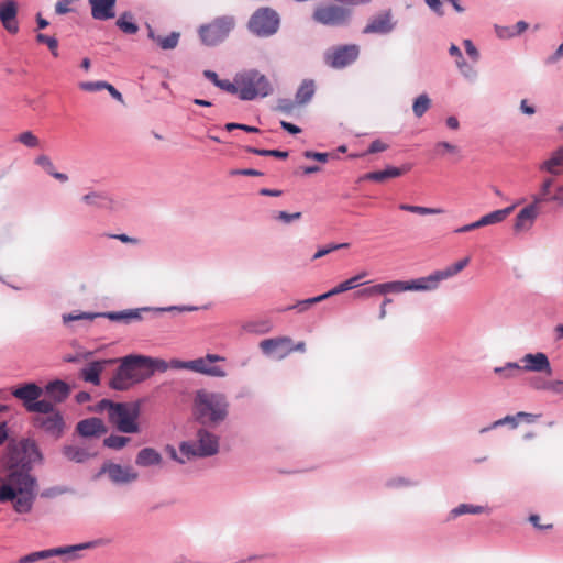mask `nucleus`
<instances>
[{"label": "nucleus", "mask_w": 563, "mask_h": 563, "mask_svg": "<svg viewBox=\"0 0 563 563\" xmlns=\"http://www.w3.org/2000/svg\"><path fill=\"white\" fill-rule=\"evenodd\" d=\"M360 55V47L355 44L340 45L324 54L325 64L332 68H344L355 62Z\"/></svg>", "instance_id": "11"}, {"label": "nucleus", "mask_w": 563, "mask_h": 563, "mask_svg": "<svg viewBox=\"0 0 563 563\" xmlns=\"http://www.w3.org/2000/svg\"><path fill=\"white\" fill-rule=\"evenodd\" d=\"M87 547L88 544H78L36 551L20 558L19 563H34L36 561L45 560L55 555L70 554L73 552L86 549Z\"/></svg>", "instance_id": "15"}, {"label": "nucleus", "mask_w": 563, "mask_h": 563, "mask_svg": "<svg viewBox=\"0 0 563 563\" xmlns=\"http://www.w3.org/2000/svg\"><path fill=\"white\" fill-rule=\"evenodd\" d=\"M224 129L227 131H233L235 129H239V130H243L245 132H249V133H257L260 132V130L255 126H251V125H246V124H240V123H227L224 125Z\"/></svg>", "instance_id": "55"}, {"label": "nucleus", "mask_w": 563, "mask_h": 563, "mask_svg": "<svg viewBox=\"0 0 563 563\" xmlns=\"http://www.w3.org/2000/svg\"><path fill=\"white\" fill-rule=\"evenodd\" d=\"M541 169L553 175L563 173V146L542 164Z\"/></svg>", "instance_id": "33"}, {"label": "nucleus", "mask_w": 563, "mask_h": 563, "mask_svg": "<svg viewBox=\"0 0 563 563\" xmlns=\"http://www.w3.org/2000/svg\"><path fill=\"white\" fill-rule=\"evenodd\" d=\"M435 152L440 155L444 154L445 152L448 153H456L457 152V147L449 142H439L435 144Z\"/></svg>", "instance_id": "56"}, {"label": "nucleus", "mask_w": 563, "mask_h": 563, "mask_svg": "<svg viewBox=\"0 0 563 563\" xmlns=\"http://www.w3.org/2000/svg\"><path fill=\"white\" fill-rule=\"evenodd\" d=\"M45 393L54 402H62L69 396L70 389L65 382L57 379L45 386Z\"/></svg>", "instance_id": "28"}, {"label": "nucleus", "mask_w": 563, "mask_h": 563, "mask_svg": "<svg viewBox=\"0 0 563 563\" xmlns=\"http://www.w3.org/2000/svg\"><path fill=\"white\" fill-rule=\"evenodd\" d=\"M106 85V81H85L80 82L79 87L85 91L93 92L104 89L107 87Z\"/></svg>", "instance_id": "51"}, {"label": "nucleus", "mask_w": 563, "mask_h": 563, "mask_svg": "<svg viewBox=\"0 0 563 563\" xmlns=\"http://www.w3.org/2000/svg\"><path fill=\"white\" fill-rule=\"evenodd\" d=\"M15 140L29 148H35L40 146L38 137L31 131H24L20 133Z\"/></svg>", "instance_id": "42"}, {"label": "nucleus", "mask_w": 563, "mask_h": 563, "mask_svg": "<svg viewBox=\"0 0 563 563\" xmlns=\"http://www.w3.org/2000/svg\"><path fill=\"white\" fill-rule=\"evenodd\" d=\"M540 516L538 515H531L529 517V521L538 529L540 530H548V529H551L552 528V523H547V525H542L540 523Z\"/></svg>", "instance_id": "61"}, {"label": "nucleus", "mask_w": 563, "mask_h": 563, "mask_svg": "<svg viewBox=\"0 0 563 563\" xmlns=\"http://www.w3.org/2000/svg\"><path fill=\"white\" fill-rule=\"evenodd\" d=\"M217 87H219L220 89L228 91L230 93L239 95L240 86L238 82V76L234 78V82H231L229 80H222V79H221V81H217Z\"/></svg>", "instance_id": "50"}, {"label": "nucleus", "mask_w": 563, "mask_h": 563, "mask_svg": "<svg viewBox=\"0 0 563 563\" xmlns=\"http://www.w3.org/2000/svg\"><path fill=\"white\" fill-rule=\"evenodd\" d=\"M280 24L279 14L272 8L257 9L247 22L249 31L258 37H268L275 34Z\"/></svg>", "instance_id": "6"}, {"label": "nucleus", "mask_w": 563, "mask_h": 563, "mask_svg": "<svg viewBox=\"0 0 563 563\" xmlns=\"http://www.w3.org/2000/svg\"><path fill=\"white\" fill-rule=\"evenodd\" d=\"M18 8L14 1L8 0L0 4V20L4 29L12 34L19 31L16 22Z\"/></svg>", "instance_id": "19"}, {"label": "nucleus", "mask_w": 563, "mask_h": 563, "mask_svg": "<svg viewBox=\"0 0 563 563\" xmlns=\"http://www.w3.org/2000/svg\"><path fill=\"white\" fill-rule=\"evenodd\" d=\"M274 218L284 223H290L291 221L299 220L301 218V212L288 213L286 211H278Z\"/></svg>", "instance_id": "53"}, {"label": "nucleus", "mask_w": 563, "mask_h": 563, "mask_svg": "<svg viewBox=\"0 0 563 563\" xmlns=\"http://www.w3.org/2000/svg\"><path fill=\"white\" fill-rule=\"evenodd\" d=\"M377 295H382L380 284L363 288L355 294L357 298H369Z\"/></svg>", "instance_id": "49"}, {"label": "nucleus", "mask_w": 563, "mask_h": 563, "mask_svg": "<svg viewBox=\"0 0 563 563\" xmlns=\"http://www.w3.org/2000/svg\"><path fill=\"white\" fill-rule=\"evenodd\" d=\"M33 423L36 428L53 437H59L64 429V419L59 411L46 416H36Z\"/></svg>", "instance_id": "17"}, {"label": "nucleus", "mask_w": 563, "mask_h": 563, "mask_svg": "<svg viewBox=\"0 0 563 563\" xmlns=\"http://www.w3.org/2000/svg\"><path fill=\"white\" fill-rule=\"evenodd\" d=\"M43 394V389L35 383H27L12 391V395L22 400L25 409L27 406L34 404Z\"/></svg>", "instance_id": "21"}, {"label": "nucleus", "mask_w": 563, "mask_h": 563, "mask_svg": "<svg viewBox=\"0 0 563 563\" xmlns=\"http://www.w3.org/2000/svg\"><path fill=\"white\" fill-rule=\"evenodd\" d=\"M521 364H522V365H520L521 372L522 371L537 372V373H545L549 375L552 373L550 361H549L547 354H544L542 352H538L534 354H532V353L526 354L521 358Z\"/></svg>", "instance_id": "16"}, {"label": "nucleus", "mask_w": 563, "mask_h": 563, "mask_svg": "<svg viewBox=\"0 0 563 563\" xmlns=\"http://www.w3.org/2000/svg\"><path fill=\"white\" fill-rule=\"evenodd\" d=\"M494 372L504 378H510L521 373V367L519 364L510 362L503 367H496Z\"/></svg>", "instance_id": "43"}, {"label": "nucleus", "mask_w": 563, "mask_h": 563, "mask_svg": "<svg viewBox=\"0 0 563 563\" xmlns=\"http://www.w3.org/2000/svg\"><path fill=\"white\" fill-rule=\"evenodd\" d=\"M37 495V481L24 466L11 468L0 486V503H11L18 514L32 510Z\"/></svg>", "instance_id": "1"}, {"label": "nucleus", "mask_w": 563, "mask_h": 563, "mask_svg": "<svg viewBox=\"0 0 563 563\" xmlns=\"http://www.w3.org/2000/svg\"><path fill=\"white\" fill-rule=\"evenodd\" d=\"M161 462H162L161 454L155 449H152V448L142 449L137 453L136 460H135V463L139 466H144V467L152 466V465H158Z\"/></svg>", "instance_id": "31"}, {"label": "nucleus", "mask_w": 563, "mask_h": 563, "mask_svg": "<svg viewBox=\"0 0 563 563\" xmlns=\"http://www.w3.org/2000/svg\"><path fill=\"white\" fill-rule=\"evenodd\" d=\"M153 358L146 356H126L109 386L114 390H128L133 385L141 383L152 376L151 365Z\"/></svg>", "instance_id": "3"}, {"label": "nucleus", "mask_w": 563, "mask_h": 563, "mask_svg": "<svg viewBox=\"0 0 563 563\" xmlns=\"http://www.w3.org/2000/svg\"><path fill=\"white\" fill-rule=\"evenodd\" d=\"M238 82L240 86L239 97L242 100L266 97L272 89L268 79L257 70H249L238 75Z\"/></svg>", "instance_id": "5"}, {"label": "nucleus", "mask_w": 563, "mask_h": 563, "mask_svg": "<svg viewBox=\"0 0 563 563\" xmlns=\"http://www.w3.org/2000/svg\"><path fill=\"white\" fill-rule=\"evenodd\" d=\"M225 358L218 354H207L188 362L173 361V367L190 369L211 377H225L227 372L223 367L214 365L216 362H224Z\"/></svg>", "instance_id": "8"}, {"label": "nucleus", "mask_w": 563, "mask_h": 563, "mask_svg": "<svg viewBox=\"0 0 563 563\" xmlns=\"http://www.w3.org/2000/svg\"><path fill=\"white\" fill-rule=\"evenodd\" d=\"M484 511V507L482 506H473L467 504H461L456 508L451 511L453 518L459 517L464 514H481Z\"/></svg>", "instance_id": "47"}, {"label": "nucleus", "mask_w": 563, "mask_h": 563, "mask_svg": "<svg viewBox=\"0 0 563 563\" xmlns=\"http://www.w3.org/2000/svg\"><path fill=\"white\" fill-rule=\"evenodd\" d=\"M496 33L500 38H509L515 36V33L510 30V27L496 26Z\"/></svg>", "instance_id": "63"}, {"label": "nucleus", "mask_w": 563, "mask_h": 563, "mask_svg": "<svg viewBox=\"0 0 563 563\" xmlns=\"http://www.w3.org/2000/svg\"><path fill=\"white\" fill-rule=\"evenodd\" d=\"M399 209L402 211L420 214V216H430V214H440L443 212L440 208H429L422 206H415L408 203H400Z\"/></svg>", "instance_id": "39"}, {"label": "nucleus", "mask_w": 563, "mask_h": 563, "mask_svg": "<svg viewBox=\"0 0 563 563\" xmlns=\"http://www.w3.org/2000/svg\"><path fill=\"white\" fill-rule=\"evenodd\" d=\"M430 106V98L422 93L413 101L412 111L417 118H421L429 110Z\"/></svg>", "instance_id": "41"}, {"label": "nucleus", "mask_w": 563, "mask_h": 563, "mask_svg": "<svg viewBox=\"0 0 563 563\" xmlns=\"http://www.w3.org/2000/svg\"><path fill=\"white\" fill-rule=\"evenodd\" d=\"M517 418H518V417H517V415H516V416H506L505 418H503V419H499V420L495 421V422L492 424V427L482 429V431H481V432H485V431H487V430H490V429H493V428H496V427L503 426V424H505V423H511V424H512V427H516V426H517V422H516V419H517Z\"/></svg>", "instance_id": "57"}, {"label": "nucleus", "mask_w": 563, "mask_h": 563, "mask_svg": "<svg viewBox=\"0 0 563 563\" xmlns=\"http://www.w3.org/2000/svg\"><path fill=\"white\" fill-rule=\"evenodd\" d=\"M228 401L222 394L198 390L194 399V411L202 424H217L228 415Z\"/></svg>", "instance_id": "4"}, {"label": "nucleus", "mask_w": 563, "mask_h": 563, "mask_svg": "<svg viewBox=\"0 0 563 563\" xmlns=\"http://www.w3.org/2000/svg\"><path fill=\"white\" fill-rule=\"evenodd\" d=\"M63 453L69 461H74L77 463H81L91 456L89 452L77 445L65 446Z\"/></svg>", "instance_id": "37"}, {"label": "nucleus", "mask_w": 563, "mask_h": 563, "mask_svg": "<svg viewBox=\"0 0 563 563\" xmlns=\"http://www.w3.org/2000/svg\"><path fill=\"white\" fill-rule=\"evenodd\" d=\"M314 81L311 79L303 80L297 90L295 102L300 106L306 104L311 100V98L314 95Z\"/></svg>", "instance_id": "34"}, {"label": "nucleus", "mask_w": 563, "mask_h": 563, "mask_svg": "<svg viewBox=\"0 0 563 563\" xmlns=\"http://www.w3.org/2000/svg\"><path fill=\"white\" fill-rule=\"evenodd\" d=\"M35 163L44 168L48 174L54 170V164L47 155L37 156Z\"/></svg>", "instance_id": "54"}, {"label": "nucleus", "mask_w": 563, "mask_h": 563, "mask_svg": "<svg viewBox=\"0 0 563 563\" xmlns=\"http://www.w3.org/2000/svg\"><path fill=\"white\" fill-rule=\"evenodd\" d=\"M514 209L515 206H510L483 216L482 218L485 227L503 222L514 211Z\"/></svg>", "instance_id": "36"}, {"label": "nucleus", "mask_w": 563, "mask_h": 563, "mask_svg": "<svg viewBox=\"0 0 563 563\" xmlns=\"http://www.w3.org/2000/svg\"><path fill=\"white\" fill-rule=\"evenodd\" d=\"M219 443L218 438L206 431H198V448L195 449L192 444L183 443L180 445V452L183 455H186L188 459L190 456H210L218 452Z\"/></svg>", "instance_id": "10"}, {"label": "nucleus", "mask_w": 563, "mask_h": 563, "mask_svg": "<svg viewBox=\"0 0 563 563\" xmlns=\"http://www.w3.org/2000/svg\"><path fill=\"white\" fill-rule=\"evenodd\" d=\"M235 25L232 16H220L199 29V35L203 44L213 46L222 42Z\"/></svg>", "instance_id": "9"}, {"label": "nucleus", "mask_w": 563, "mask_h": 563, "mask_svg": "<svg viewBox=\"0 0 563 563\" xmlns=\"http://www.w3.org/2000/svg\"><path fill=\"white\" fill-rule=\"evenodd\" d=\"M292 340L288 336L266 339L260 342V349L266 355H276L284 358L292 352Z\"/></svg>", "instance_id": "13"}, {"label": "nucleus", "mask_w": 563, "mask_h": 563, "mask_svg": "<svg viewBox=\"0 0 563 563\" xmlns=\"http://www.w3.org/2000/svg\"><path fill=\"white\" fill-rule=\"evenodd\" d=\"M112 362L113 361L111 360L91 362L80 371V376L85 382L92 383L93 385H99L100 373L103 371L107 364Z\"/></svg>", "instance_id": "27"}, {"label": "nucleus", "mask_w": 563, "mask_h": 563, "mask_svg": "<svg viewBox=\"0 0 563 563\" xmlns=\"http://www.w3.org/2000/svg\"><path fill=\"white\" fill-rule=\"evenodd\" d=\"M351 16V9L334 3L319 4L312 13V20L316 23L332 27L347 25Z\"/></svg>", "instance_id": "7"}, {"label": "nucleus", "mask_w": 563, "mask_h": 563, "mask_svg": "<svg viewBox=\"0 0 563 563\" xmlns=\"http://www.w3.org/2000/svg\"><path fill=\"white\" fill-rule=\"evenodd\" d=\"M27 411L41 413L40 416H46L55 413L58 410L55 409L54 404L52 401L46 399L40 400L38 398L34 404L27 406Z\"/></svg>", "instance_id": "38"}, {"label": "nucleus", "mask_w": 563, "mask_h": 563, "mask_svg": "<svg viewBox=\"0 0 563 563\" xmlns=\"http://www.w3.org/2000/svg\"><path fill=\"white\" fill-rule=\"evenodd\" d=\"M295 108V103L290 100H282L278 103V109L284 113H290Z\"/></svg>", "instance_id": "64"}, {"label": "nucleus", "mask_w": 563, "mask_h": 563, "mask_svg": "<svg viewBox=\"0 0 563 563\" xmlns=\"http://www.w3.org/2000/svg\"><path fill=\"white\" fill-rule=\"evenodd\" d=\"M246 152L253 153L260 156H273L277 158L285 159L288 157V152L279 151V150H260L255 147H246Z\"/></svg>", "instance_id": "46"}, {"label": "nucleus", "mask_w": 563, "mask_h": 563, "mask_svg": "<svg viewBox=\"0 0 563 563\" xmlns=\"http://www.w3.org/2000/svg\"><path fill=\"white\" fill-rule=\"evenodd\" d=\"M273 328L272 321L268 319H255L246 321L242 324V330L246 333L265 334Z\"/></svg>", "instance_id": "32"}, {"label": "nucleus", "mask_w": 563, "mask_h": 563, "mask_svg": "<svg viewBox=\"0 0 563 563\" xmlns=\"http://www.w3.org/2000/svg\"><path fill=\"white\" fill-rule=\"evenodd\" d=\"M101 471L107 473L110 479L117 484L130 483L137 478V473L134 472L131 467H123L114 463L104 464Z\"/></svg>", "instance_id": "18"}, {"label": "nucleus", "mask_w": 563, "mask_h": 563, "mask_svg": "<svg viewBox=\"0 0 563 563\" xmlns=\"http://www.w3.org/2000/svg\"><path fill=\"white\" fill-rule=\"evenodd\" d=\"M303 155L306 158H313V159H317L322 163H325L329 158L328 153H319V152H312V151H306L303 153Z\"/></svg>", "instance_id": "59"}, {"label": "nucleus", "mask_w": 563, "mask_h": 563, "mask_svg": "<svg viewBox=\"0 0 563 563\" xmlns=\"http://www.w3.org/2000/svg\"><path fill=\"white\" fill-rule=\"evenodd\" d=\"M382 295L405 291H430L426 277L411 280H394L380 284Z\"/></svg>", "instance_id": "12"}, {"label": "nucleus", "mask_w": 563, "mask_h": 563, "mask_svg": "<svg viewBox=\"0 0 563 563\" xmlns=\"http://www.w3.org/2000/svg\"><path fill=\"white\" fill-rule=\"evenodd\" d=\"M464 44V47H465V51H466V54L474 60V62H477L478 60V57H479V54H478V51L476 49V47L474 46V44L472 43L471 40H464L463 42Z\"/></svg>", "instance_id": "58"}, {"label": "nucleus", "mask_w": 563, "mask_h": 563, "mask_svg": "<svg viewBox=\"0 0 563 563\" xmlns=\"http://www.w3.org/2000/svg\"><path fill=\"white\" fill-rule=\"evenodd\" d=\"M552 185H553V179L547 178L541 186L540 194L534 197L533 203H536L538 206L542 201L560 199L561 194L563 192V187L559 188V194H556L554 196H550V189H551Z\"/></svg>", "instance_id": "35"}, {"label": "nucleus", "mask_w": 563, "mask_h": 563, "mask_svg": "<svg viewBox=\"0 0 563 563\" xmlns=\"http://www.w3.org/2000/svg\"><path fill=\"white\" fill-rule=\"evenodd\" d=\"M36 41L38 43L46 44L48 46V48L51 49L52 54L54 56H57L58 42L55 37H51L45 34L38 33L36 36Z\"/></svg>", "instance_id": "48"}, {"label": "nucleus", "mask_w": 563, "mask_h": 563, "mask_svg": "<svg viewBox=\"0 0 563 563\" xmlns=\"http://www.w3.org/2000/svg\"><path fill=\"white\" fill-rule=\"evenodd\" d=\"M98 411H107L109 422L120 432L137 433L141 406L137 401L114 402L102 399L97 404Z\"/></svg>", "instance_id": "2"}, {"label": "nucleus", "mask_w": 563, "mask_h": 563, "mask_svg": "<svg viewBox=\"0 0 563 563\" xmlns=\"http://www.w3.org/2000/svg\"><path fill=\"white\" fill-rule=\"evenodd\" d=\"M115 1L117 0H89L92 16L102 21L114 18Z\"/></svg>", "instance_id": "25"}, {"label": "nucleus", "mask_w": 563, "mask_h": 563, "mask_svg": "<svg viewBox=\"0 0 563 563\" xmlns=\"http://www.w3.org/2000/svg\"><path fill=\"white\" fill-rule=\"evenodd\" d=\"M129 441H130V438H126L123 435L111 434L103 440V444L107 448L120 450V449L124 448Z\"/></svg>", "instance_id": "45"}, {"label": "nucleus", "mask_w": 563, "mask_h": 563, "mask_svg": "<svg viewBox=\"0 0 563 563\" xmlns=\"http://www.w3.org/2000/svg\"><path fill=\"white\" fill-rule=\"evenodd\" d=\"M538 216V206L531 203L525 207L516 217L514 224L515 232L519 233L529 230Z\"/></svg>", "instance_id": "24"}, {"label": "nucleus", "mask_w": 563, "mask_h": 563, "mask_svg": "<svg viewBox=\"0 0 563 563\" xmlns=\"http://www.w3.org/2000/svg\"><path fill=\"white\" fill-rule=\"evenodd\" d=\"M107 317L110 320H114V321H120V320L131 321L133 319L141 318V310L136 309V310H128V311H122V312H109V313H107Z\"/></svg>", "instance_id": "44"}, {"label": "nucleus", "mask_w": 563, "mask_h": 563, "mask_svg": "<svg viewBox=\"0 0 563 563\" xmlns=\"http://www.w3.org/2000/svg\"><path fill=\"white\" fill-rule=\"evenodd\" d=\"M77 432L85 438L99 437L107 432L103 421L99 418H88L78 422Z\"/></svg>", "instance_id": "22"}, {"label": "nucleus", "mask_w": 563, "mask_h": 563, "mask_svg": "<svg viewBox=\"0 0 563 563\" xmlns=\"http://www.w3.org/2000/svg\"><path fill=\"white\" fill-rule=\"evenodd\" d=\"M394 29V23L391 21L390 12H384L375 18H373L368 24L364 27L363 33L372 34H386L389 33Z\"/></svg>", "instance_id": "23"}, {"label": "nucleus", "mask_w": 563, "mask_h": 563, "mask_svg": "<svg viewBox=\"0 0 563 563\" xmlns=\"http://www.w3.org/2000/svg\"><path fill=\"white\" fill-rule=\"evenodd\" d=\"M147 30H148V37L151 40H153L154 42H156V44L162 49H164V51L174 49L178 45L180 33L172 32L167 36H161V35H156L150 25H147Z\"/></svg>", "instance_id": "30"}, {"label": "nucleus", "mask_w": 563, "mask_h": 563, "mask_svg": "<svg viewBox=\"0 0 563 563\" xmlns=\"http://www.w3.org/2000/svg\"><path fill=\"white\" fill-rule=\"evenodd\" d=\"M132 14L124 12L117 20L119 29L126 34H135L139 31V26L132 21Z\"/></svg>", "instance_id": "40"}, {"label": "nucleus", "mask_w": 563, "mask_h": 563, "mask_svg": "<svg viewBox=\"0 0 563 563\" xmlns=\"http://www.w3.org/2000/svg\"><path fill=\"white\" fill-rule=\"evenodd\" d=\"M387 148V146L379 140L373 141L368 147V153L374 154L378 152H383Z\"/></svg>", "instance_id": "62"}, {"label": "nucleus", "mask_w": 563, "mask_h": 563, "mask_svg": "<svg viewBox=\"0 0 563 563\" xmlns=\"http://www.w3.org/2000/svg\"><path fill=\"white\" fill-rule=\"evenodd\" d=\"M410 169H411V165H409V164L404 165L401 167L389 166L384 170L367 173L364 176V179L382 183L389 178L399 177V176L408 173Z\"/></svg>", "instance_id": "26"}, {"label": "nucleus", "mask_w": 563, "mask_h": 563, "mask_svg": "<svg viewBox=\"0 0 563 563\" xmlns=\"http://www.w3.org/2000/svg\"><path fill=\"white\" fill-rule=\"evenodd\" d=\"M470 263V257H465L460 260L459 262L452 264L451 266H448L444 269L435 271L432 274L426 276L428 286L431 290H435L439 287V284L442 280H445L456 274H459L461 271H463Z\"/></svg>", "instance_id": "14"}, {"label": "nucleus", "mask_w": 563, "mask_h": 563, "mask_svg": "<svg viewBox=\"0 0 563 563\" xmlns=\"http://www.w3.org/2000/svg\"><path fill=\"white\" fill-rule=\"evenodd\" d=\"M70 1L69 0H59L55 5V11L58 14H65L70 11Z\"/></svg>", "instance_id": "60"}, {"label": "nucleus", "mask_w": 563, "mask_h": 563, "mask_svg": "<svg viewBox=\"0 0 563 563\" xmlns=\"http://www.w3.org/2000/svg\"><path fill=\"white\" fill-rule=\"evenodd\" d=\"M367 276V272H362L360 273L358 275H355L342 283H340L339 285H336L334 288H332L331 290H329L328 292L325 294H322L320 296H317V297H313L312 300L308 301L309 303L310 302H321L332 296H335V295H339V294H342L344 291H347V290H351V289H354L356 288L360 284L358 282L363 278H365Z\"/></svg>", "instance_id": "20"}, {"label": "nucleus", "mask_w": 563, "mask_h": 563, "mask_svg": "<svg viewBox=\"0 0 563 563\" xmlns=\"http://www.w3.org/2000/svg\"><path fill=\"white\" fill-rule=\"evenodd\" d=\"M100 316L101 314H99V313H87V312H82V313H79V314L69 313V314H64L63 316V320H64L65 323H68L70 321L82 320V319L92 320L96 317H100Z\"/></svg>", "instance_id": "52"}, {"label": "nucleus", "mask_w": 563, "mask_h": 563, "mask_svg": "<svg viewBox=\"0 0 563 563\" xmlns=\"http://www.w3.org/2000/svg\"><path fill=\"white\" fill-rule=\"evenodd\" d=\"M82 201L97 209H111L113 206L112 199L101 191H91L82 197Z\"/></svg>", "instance_id": "29"}]
</instances>
